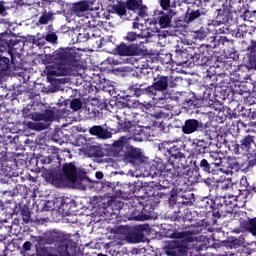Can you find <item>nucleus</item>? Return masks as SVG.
Instances as JSON below:
<instances>
[{
	"instance_id": "1",
	"label": "nucleus",
	"mask_w": 256,
	"mask_h": 256,
	"mask_svg": "<svg viewBox=\"0 0 256 256\" xmlns=\"http://www.w3.org/2000/svg\"><path fill=\"white\" fill-rule=\"evenodd\" d=\"M48 63L52 64L49 75L65 77L74 71H83L81 53L75 48H59L48 57Z\"/></svg>"
},
{
	"instance_id": "2",
	"label": "nucleus",
	"mask_w": 256,
	"mask_h": 256,
	"mask_svg": "<svg viewBox=\"0 0 256 256\" xmlns=\"http://www.w3.org/2000/svg\"><path fill=\"white\" fill-rule=\"evenodd\" d=\"M15 45H19V40L0 38V85L21 69V53L17 52Z\"/></svg>"
},
{
	"instance_id": "3",
	"label": "nucleus",
	"mask_w": 256,
	"mask_h": 256,
	"mask_svg": "<svg viewBox=\"0 0 256 256\" xmlns=\"http://www.w3.org/2000/svg\"><path fill=\"white\" fill-rule=\"evenodd\" d=\"M173 169V166H168L167 168H159L157 165H152L149 170V175L152 176V179L158 177V185L160 189H167L168 191L162 192L164 195H169L173 197V187L177 185V189L183 191L181 188L182 185L189 186L187 184V178L185 175H177V172Z\"/></svg>"
},
{
	"instance_id": "4",
	"label": "nucleus",
	"mask_w": 256,
	"mask_h": 256,
	"mask_svg": "<svg viewBox=\"0 0 256 256\" xmlns=\"http://www.w3.org/2000/svg\"><path fill=\"white\" fill-rule=\"evenodd\" d=\"M59 167L57 171L50 172L48 175V181L54 187L63 189V187H67L68 183L75 185L79 181V168H77L75 162H65L62 165L59 163Z\"/></svg>"
},
{
	"instance_id": "5",
	"label": "nucleus",
	"mask_w": 256,
	"mask_h": 256,
	"mask_svg": "<svg viewBox=\"0 0 256 256\" xmlns=\"http://www.w3.org/2000/svg\"><path fill=\"white\" fill-rule=\"evenodd\" d=\"M71 239V234H65L63 232H53L47 236V243L53 245L57 243L56 249L57 254L51 253V247L43 246L38 250V255L40 256H71V253H75V246L69 247V241Z\"/></svg>"
},
{
	"instance_id": "6",
	"label": "nucleus",
	"mask_w": 256,
	"mask_h": 256,
	"mask_svg": "<svg viewBox=\"0 0 256 256\" xmlns=\"http://www.w3.org/2000/svg\"><path fill=\"white\" fill-rule=\"evenodd\" d=\"M214 94L215 91L212 89L201 86L196 93L191 91L176 92L175 99L181 103L185 109L193 111V109H199V107L203 105V101H211L212 95Z\"/></svg>"
},
{
	"instance_id": "7",
	"label": "nucleus",
	"mask_w": 256,
	"mask_h": 256,
	"mask_svg": "<svg viewBox=\"0 0 256 256\" xmlns=\"http://www.w3.org/2000/svg\"><path fill=\"white\" fill-rule=\"evenodd\" d=\"M159 205V200L155 197H138L134 200L135 209L130 214V219L134 221H147Z\"/></svg>"
},
{
	"instance_id": "8",
	"label": "nucleus",
	"mask_w": 256,
	"mask_h": 256,
	"mask_svg": "<svg viewBox=\"0 0 256 256\" xmlns=\"http://www.w3.org/2000/svg\"><path fill=\"white\" fill-rule=\"evenodd\" d=\"M192 163L196 169L203 173H212L215 175L217 171H223V153L210 152L206 158H195Z\"/></svg>"
},
{
	"instance_id": "9",
	"label": "nucleus",
	"mask_w": 256,
	"mask_h": 256,
	"mask_svg": "<svg viewBox=\"0 0 256 256\" xmlns=\"http://www.w3.org/2000/svg\"><path fill=\"white\" fill-rule=\"evenodd\" d=\"M233 201H235V196H217L215 198L216 207L213 209L212 216L215 219H221V217L233 215V211L236 205Z\"/></svg>"
},
{
	"instance_id": "10",
	"label": "nucleus",
	"mask_w": 256,
	"mask_h": 256,
	"mask_svg": "<svg viewBox=\"0 0 256 256\" xmlns=\"http://www.w3.org/2000/svg\"><path fill=\"white\" fill-rule=\"evenodd\" d=\"M185 165H187V157L185 153L178 152L173 156H168L167 162H158L156 166L158 169H167L171 166V171H176L177 175H185Z\"/></svg>"
},
{
	"instance_id": "11",
	"label": "nucleus",
	"mask_w": 256,
	"mask_h": 256,
	"mask_svg": "<svg viewBox=\"0 0 256 256\" xmlns=\"http://www.w3.org/2000/svg\"><path fill=\"white\" fill-rule=\"evenodd\" d=\"M213 47L211 45L201 44L199 47L192 46V63L194 65H207L213 57Z\"/></svg>"
},
{
	"instance_id": "12",
	"label": "nucleus",
	"mask_w": 256,
	"mask_h": 256,
	"mask_svg": "<svg viewBox=\"0 0 256 256\" xmlns=\"http://www.w3.org/2000/svg\"><path fill=\"white\" fill-rule=\"evenodd\" d=\"M67 114V108L60 109H46L43 113L32 114L31 119L33 121H44L45 123H53V121H59L63 119Z\"/></svg>"
},
{
	"instance_id": "13",
	"label": "nucleus",
	"mask_w": 256,
	"mask_h": 256,
	"mask_svg": "<svg viewBox=\"0 0 256 256\" xmlns=\"http://www.w3.org/2000/svg\"><path fill=\"white\" fill-rule=\"evenodd\" d=\"M255 145V136L246 135L243 136L239 143L232 142L230 145L231 151L235 153V155H241L242 153H248L251 155V147Z\"/></svg>"
},
{
	"instance_id": "14",
	"label": "nucleus",
	"mask_w": 256,
	"mask_h": 256,
	"mask_svg": "<svg viewBox=\"0 0 256 256\" xmlns=\"http://www.w3.org/2000/svg\"><path fill=\"white\" fill-rule=\"evenodd\" d=\"M209 149H211V142L196 138L192 142L190 157H192V160L199 159V157H203L205 153H209Z\"/></svg>"
},
{
	"instance_id": "15",
	"label": "nucleus",
	"mask_w": 256,
	"mask_h": 256,
	"mask_svg": "<svg viewBox=\"0 0 256 256\" xmlns=\"http://www.w3.org/2000/svg\"><path fill=\"white\" fill-rule=\"evenodd\" d=\"M113 53L120 57H135L136 55H139L141 51L139 50L138 44L127 45L125 42H122L113 49Z\"/></svg>"
},
{
	"instance_id": "16",
	"label": "nucleus",
	"mask_w": 256,
	"mask_h": 256,
	"mask_svg": "<svg viewBox=\"0 0 256 256\" xmlns=\"http://www.w3.org/2000/svg\"><path fill=\"white\" fill-rule=\"evenodd\" d=\"M174 57V63L176 65H191L193 63V47L183 50L179 46H176Z\"/></svg>"
},
{
	"instance_id": "17",
	"label": "nucleus",
	"mask_w": 256,
	"mask_h": 256,
	"mask_svg": "<svg viewBox=\"0 0 256 256\" xmlns=\"http://www.w3.org/2000/svg\"><path fill=\"white\" fill-rule=\"evenodd\" d=\"M143 154L141 153V149L135 148L133 146L125 147L124 152L120 156V161H124V163H137V161H142Z\"/></svg>"
},
{
	"instance_id": "18",
	"label": "nucleus",
	"mask_w": 256,
	"mask_h": 256,
	"mask_svg": "<svg viewBox=\"0 0 256 256\" xmlns=\"http://www.w3.org/2000/svg\"><path fill=\"white\" fill-rule=\"evenodd\" d=\"M150 89L154 97L157 93H163L169 89V76L157 74L153 77V82L150 85Z\"/></svg>"
},
{
	"instance_id": "19",
	"label": "nucleus",
	"mask_w": 256,
	"mask_h": 256,
	"mask_svg": "<svg viewBox=\"0 0 256 256\" xmlns=\"http://www.w3.org/2000/svg\"><path fill=\"white\" fill-rule=\"evenodd\" d=\"M107 187H109L114 193L115 197H118L119 199H129L135 195V191H137V187L135 184H128L126 187H123L122 189H116L115 184L108 182Z\"/></svg>"
},
{
	"instance_id": "20",
	"label": "nucleus",
	"mask_w": 256,
	"mask_h": 256,
	"mask_svg": "<svg viewBox=\"0 0 256 256\" xmlns=\"http://www.w3.org/2000/svg\"><path fill=\"white\" fill-rule=\"evenodd\" d=\"M229 19H231V10L229 9V7L223 6L222 8H219L215 11L212 25H226V23H229Z\"/></svg>"
},
{
	"instance_id": "21",
	"label": "nucleus",
	"mask_w": 256,
	"mask_h": 256,
	"mask_svg": "<svg viewBox=\"0 0 256 256\" xmlns=\"http://www.w3.org/2000/svg\"><path fill=\"white\" fill-rule=\"evenodd\" d=\"M129 93L133 97H141V95H148V97H154L153 90L151 86H145V83H136L128 88Z\"/></svg>"
},
{
	"instance_id": "22",
	"label": "nucleus",
	"mask_w": 256,
	"mask_h": 256,
	"mask_svg": "<svg viewBox=\"0 0 256 256\" xmlns=\"http://www.w3.org/2000/svg\"><path fill=\"white\" fill-rule=\"evenodd\" d=\"M127 121L128 118H124V120L118 119V121L110 120L104 125V127L110 132L127 133Z\"/></svg>"
},
{
	"instance_id": "23",
	"label": "nucleus",
	"mask_w": 256,
	"mask_h": 256,
	"mask_svg": "<svg viewBox=\"0 0 256 256\" xmlns=\"http://www.w3.org/2000/svg\"><path fill=\"white\" fill-rule=\"evenodd\" d=\"M203 127V123L199 122L197 119H187L182 125V133L184 135H191L193 133H197L199 129Z\"/></svg>"
},
{
	"instance_id": "24",
	"label": "nucleus",
	"mask_w": 256,
	"mask_h": 256,
	"mask_svg": "<svg viewBox=\"0 0 256 256\" xmlns=\"http://www.w3.org/2000/svg\"><path fill=\"white\" fill-rule=\"evenodd\" d=\"M89 133L90 135L97 137V139H102L103 141L111 139V137H113V133H111V131L101 125L92 126L89 129Z\"/></svg>"
},
{
	"instance_id": "25",
	"label": "nucleus",
	"mask_w": 256,
	"mask_h": 256,
	"mask_svg": "<svg viewBox=\"0 0 256 256\" xmlns=\"http://www.w3.org/2000/svg\"><path fill=\"white\" fill-rule=\"evenodd\" d=\"M210 224L206 219H202L189 226V235H199V233H207L209 231Z\"/></svg>"
},
{
	"instance_id": "26",
	"label": "nucleus",
	"mask_w": 256,
	"mask_h": 256,
	"mask_svg": "<svg viewBox=\"0 0 256 256\" xmlns=\"http://www.w3.org/2000/svg\"><path fill=\"white\" fill-rule=\"evenodd\" d=\"M127 146V139H125V137H120L118 140L114 141L110 147L113 157H119L120 159Z\"/></svg>"
},
{
	"instance_id": "27",
	"label": "nucleus",
	"mask_w": 256,
	"mask_h": 256,
	"mask_svg": "<svg viewBox=\"0 0 256 256\" xmlns=\"http://www.w3.org/2000/svg\"><path fill=\"white\" fill-rule=\"evenodd\" d=\"M59 148L55 146H51L48 150V153L50 155L43 156L40 161L42 165H51L53 161H57L58 163H61V156L59 155Z\"/></svg>"
},
{
	"instance_id": "28",
	"label": "nucleus",
	"mask_w": 256,
	"mask_h": 256,
	"mask_svg": "<svg viewBox=\"0 0 256 256\" xmlns=\"http://www.w3.org/2000/svg\"><path fill=\"white\" fill-rule=\"evenodd\" d=\"M171 145V141H164L162 143L158 144V151H162L165 153L167 151L168 157H172L174 155H177L178 153H181V147L178 145Z\"/></svg>"
},
{
	"instance_id": "29",
	"label": "nucleus",
	"mask_w": 256,
	"mask_h": 256,
	"mask_svg": "<svg viewBox=\"0 0 256 256\" xmlns=\"http://www.w3.org/2000/svg\"><path fill=\"white\" fill-rule=\"evenodd\" d=\"M164 251L167 256H181L183 255V251L181 250V246L179 242H169L165 247Z\"/></svg>"
},
{
	"instance_id": "30",
	"label": "nucleus",
	"mask_w": 256,
	"mask_h": 256,
	"mask_svg": "<svg viewBox=\"0 0 256 256\" xmlns=\"http://www.w3.org/2000/svg\"><path fill=\"white\" fill-rule=\"evenodd\" d=\"M127 130L126 133H129L134 139H138V141H142L143 139L138 138L139 135H143L144 131L141 126L133 124L132 121H126Z\"/></svg>"
},
{
	"instance_id": "31",
	"label": "nucleus",
	"mask_w": 256,
	"mask_h": 256,
	"mask_svg": "<svg viewBox=\"0 0 256 256\" xmlns=\"http://www.w3.org/2000/svg\"><path fill=\"white\" fill-rule=\"evenodd\" d=\"M225 167L226 169L221 168V171H224L226 175H229V173H237L239 169H241V165L236 158H229L228 161L225 163Z\"/></svg>"
},
{
	"instance_id": "32",
	"label": "nucleus",
	"mask_w": 256,
	"mask_h": 256,
	"mask_svg": "<svg viewBox=\"0 0 256 256\" xmlns=\"http://www.w3.org/2000/svg\"><path fill=\"white\" fill-rule=\"evenodd\" d=\"M72 11L74 15H77L78 17H81L85 11H89V2L87 1H80L77 3H74L72 5Z\"/></svg>"
},
{
	"instance_id": "33",
	"label": "nucleus",
	"mask_w": 256,
	"mask_h": 256,
	"mask_svg": "<svg viewBox=\"0 0 256 256\" xmlns=\"http://www.w3.org/2000/svg\"><path fill=\"white\" fill-rule=\"evenodd\" d=\"M160 15L161 16L158 17V25H160V28L167 29V27H171V21L173 20V17L164 11H161Z\"/></svg>"
},
{
	"instance_id": "34",
	"label": "nucleus",
	"mask_w": 256,
	"mask_h": 256,
	"mask_svg": "<svg viewBox=\"0 0 256 256\" xmlns=\"http://www.w3.org/2000/svg\"><path fill=\"white\" fill-rule=\"evenodd\" d=\"M219 47H222L223 51H231L233 49V40L227 38V36H220L217 40Z\"/></svg>"
},
{
	"instance_id": "35",
	"label": "nucleus",
	"mask_w": 256,
	"mask_h": 256,
	"mask_svg": "<svg viewBox=\"0 0 256 256\" xmlns=\"http://www.w3.org/2000/svg\"><path fill=\"white\" fill-rule=\"evenodd\" d=\"M246 231L253 237H256V217L248 218L245 222Z\"/></svg>"
},
{
	"instance_id": "36",
	"label": "nucleus",
	"mask_w": 256,
	"mask_h": 256,
	"mask_svg": "<svg viewBox=\"0 0 256 256\" xmlns=\"http://www.w3.org/2000/svg\"><path fill=\"white\" fill-rule=\"evenodd\" d=\"M143 7V0H127L126 1V9L129 11H137V9H141Z\"/></svg>"
},
{
	"instance_id": "37",
	"label": "nucleus",
	"mask_w": 256,
	"mask_h": 256,
	"mask_svg": "<svg viewBox=\"0 0 256 256\" xmlns=\"http://www.w3.org/2000/svg\"><path fill=\"white\" fill-rule=\"evenodd\" d=\"M20 215L24 223H31V210L29 209V206L24 205L23 207H21Z\"/></svg>"
},
{
	"instance_id": "38",
	"label": "nucleus",
	"mask_w": 256,
	"mask_h": 256,
	"mask_svg": "<svg viewBox=\"0 0 256 256\" xmlns=\"http://www.w3.org/2000/svg\"><path fill=\"white\" fill-rule=\"evenodd\" d=\"M216 203H215V199L212 200V199H209L208 197L204 198L201 200V207L206 209V210H209V212L211 213L212 212V215H213V209L216 207Z\"/></svg>"
},
{
	"instance_id": "39",
	"label": "nucleus",
	"mask_w": 256,
	"mask_h": 256,
	"mask_svg": "<svg viewBox=\"0 0 256 256\" xmlns=\"http://www.w3.org/2000/svg\"><path fill=\"white\" fill-rule=\"evenodd\" d=\"M158 3L162 11H169V13H173L171 9H175V7H177L175 2L171 3V0H158Z\"/></svg>"
},
{
	"instance_id": "40",
	"label": "nucleus",
	"mask_w": 256,
	"mask_h": 256,
	"mask_svg": "<svg viewBox=\"0 0 256 256\" xmlns=\"http://www.w3.org/2000/svg\"><path fill=\"white\" fill-rule=\"evenodd\" d=\"M203 15H207V12L203 9L191 10V12L188 13V22L192 23V21L199 19V17Z\"/></svg>"
},
{
	"instance_id": "41",
	"label": "nucleus",
	"mask_w": 256,
	"mask_h": 256,
	"mask_svg": "<svg viewBox=\"0 0 256 256\" xmlns=\"http://www.w3.org/2000/svg\"><path fill=\"white\" fill-rule=\"evenodd\" d=\"M112 10L119 17H123V15H127V6L124 3L115 4L112 6Z\"/></svg>"
},
{
	"instance_id": "42",
	"label": "nucleus",
	"mask_w": 256,
	"mask_h": 256,
	"mask_svg": "<svg viewBox=\"0 0 256 256\" xmlns=\"http://www.w3.org/2000/svg\"><path fill=\"white\" fill-rule=\"evenodd\" d=\"M84 37L86 38V41H90L92 43V47L100 49L103 38H90L89 33L84 34Z\"/></svg>"
},
{
	"instance_id": "43",
	"label": "nucleus",
	"mask_w": 256,
	"mask_h": 256,
	"mask_svg": "<svg viewBox=\"0 0 256 256\" xmlns=\"http://www.w3.org/2000/svg\"><path fill=\"white\" fill-rule=\"evenodd\" d=\"M209 35V29L205 27H201L199 30L195 32V38L199 39L200 41L205 39Z\"/></svg>"
},
{
	"instance_id": "44",
	"label": "nucleus",
	"mask_w": 256,
	"mask_h": 256,
	"mask_svg": "<svg viewBox=\"0 0 256 256\" xmlns=\"http://www.w3.org/2000/svg\"><path fill=\"white\" fill-rule=\"evenodd\" d=\"M120 111L121 113H123L124 119H128L127 121H131V117L133 115V111L131 110V107L123 103V108Z\"/></svg>"
},
{
	"instance_id": "45",
	"label": "nucleus",
	"mask_w": 256,
	"mask_h": 256,
	"mask_svg": "<svg viewBox=\"0 0 256 256\" xmlns=\"http://www.w3.org/2000/svg\"><path fill=\"white\" fill-rule=\"evenodd\" d=\"M204 135L208 137L210 141H213V139L217 137V131H215L214 127H207L204 129Z\"/></svg>"
},
{
	"instance_id": "46",
	"label": "nucleus",
	"mask_w": 256,
	"mask_h": 256,
	"mask_svg": "<svg viewBox=\"0 0 256 256\" xmlns=\"http://www.w3.org/2000/svg\"><path fill=\"white\" fill-rule=\"evenodd\" d=\"M53 19V13H44L43 15L40 16L39 18V23L40 25H47L51 20Z\"/></svg>"
},
{
	"instance_id": "47",
	"label": "nucleus",
	"mask_w": 256,
	"mask_h": 256,
	"mask_svg": "<svg viewBox=\"0 0 256 256\" xmlns=\"http://www.w3.org/2000/svg\"><path fill=\"white\" fill-rule=\"evenodd\" d=\"M81 107H83V102H81V100L75 98L70 102V108L72 109V111H79V109H81Z\"/></svg>"
},
{
	"instance_id": "48",
	"label": "nucleus",
	"mask_w": 256,
	"mask_h": 256,
	"mask_svg": "<svg viewBox=\"0 0 256 256\" xmlns=\"http://www.w3.org/2000/svg\"><path fill=\"white\" fill-rule=\"evenodd\" d=\"M140 36L137 32H128L127 35L124 37V41H128V43H133V41H137Z\"/></svg>"
},
{
	"instance_id": "49",
	"label": "nucleus",
	"mask_w": 256,
	"mask_h": 256,
	"mask_svg": "<svg viewBox=\"0 0 256 256\" xmlns=\"http://www.w3.org/2000/svg\"><path fill=\"white\" fill-rule=\"evenodd\" d=\"M171 239H185L187 237V232H179V231H174L170 235Z\"/></svg>"
},
{
	"instance_id": "50",
	"label": "nucleus",
	"mask_w": 256,
	"mask_h": 256,
	"mask_svg": "<svg viewBox=\"0 0 256 256\" xmlns=\"http://www.w3.org/2000/svg\"><path fill=\"white\" fill-rule=\"evenodd\" d=\"M139 36L141 39H151V37H153V32L148 28L146 30H142Z\"/></svg>"
},
{
	"instance_id": "51",
	"label": "nucleus",
	"mask_w": 256,
	"mask_h": 256,
	"mask_svg": "<svg viewBox=\"0 0 256 256\" xmlns=\"http://www.w3.org/2000/svg\"><path fill=\"white\" fill-rule=\"evenodd\" d=\"M45 39H46L47 43H57L58 37H57V34L52 32V33L47 34Z\"/></svg>"
},
{
	"instance_id": "52",
	"label": "nucleus",
	"mask_w": 256,
	"mask_h": 256,
	"mask_svg": "<svg viewBox=\"0 0 256 256\" xmlns=\"http://www.w3.org/2000/svg\"><path fill=\"white\" fill-rule=\"evenodd\" d=\"M2 172L4 177H13V169L9 166H3Z\"/></svg>"
},
{
	"instance_id": "53",
	"label": "nucleus",
	"mask_w": 256,
	"mask_h": 256,
	"mask_svg": "<svg viewBox=\"0 0 256 256\" xmlns=\"http://www.w3.org/2000/svg\"><path fill=\"white\" fill-rule=\"evenodd\" d=\"M237 245H239V239L237 238H231V240L228 241V247H230V249H236Z\"/></svg>"
},
{
	"instance_id": "54",
	"label": "nucleus",
	"mask_w": 256,
	"mask_h": 256,
	"mask_svg": "<svg viewBox=\"0 0 256 256\" xmlns=\"http://www.w3.org/2000/svg\"><path fill=\"white\" fill-rule=\"evenodd\" d=\"M31 247H32V244L30 241L24 242V244H23L24 251H31Z\"/></svg>"
},
{
	"instance_id": "55",
	"label": "nucleus",
	"mask_w": 256,
	"mask_h": 256,
	"mask_svg": "<svg viewBox=\"0 0 256 256\" xmlns=\"http://www.w3.org/2000/svg\"><path fill=\"white\" fill-rule=\"evenodd\" d=\"M204 183H205V185H207V187L213 188V183H215V182H214L213 179H211V178H206V179L204 180Z\"/></svg>"
},
{
	"instance_id": "56",
	"label": "nucleus",
	"mask_w": 256,
	"mask_h": 256,
	"mask_svg": "<svg viewBox=\"0 0 256 256\" xmlns=\"http://www.w3.org/2000/svg\"><path fill=\"white\" fill-rule=\"evenodd\" d=\"M5 11H7V8H5V2L1 1L0 2V15H3V13H5Z\"/></svg>"
},
{
	"instance_id": "57",
	"label": "nucleus",
	"mask_w": 256,
	"mask_h": 256,
	"mask_svg": "<svg viewBox=\"0 0 256 256\" xmlns=\"http://www.w3.org/2000/svg\"><path fill=\"white\" fill-rule=\"evenodd\" d=\"M216 31H217V33L223 34V33H227V31H229V29L227 28V26H222Z\"/></svg>"
},
{
	"instance_id": "58",
	"label": "nucleus",
	"mask_w": 256,
	"mask_h": 256,
	"mask_svg": "<svg viewBox=\"0 0 256 256\" xmlns=\"http://www.w3.org/2000/svg\"><path fill=\"white\" fill-rule=\"evenodd\" d=\"M26 181H27L28 183H37V180L35 179V177H33V176H31V175H28V176L26 177Z\"/></svg>"
},
{
	"instance_id": "59",
	"label": "nucleus",
	"mask_w": 256,
	"mask_h": 256,
	"mask_svg": "<svg viewBox=\"0 0 256 256\" xmlns=\"http://www.w3.org/2000/svg\"><path fill=\"white\" fill-rule=\"evenodd\" d=\"M240 185H243V187H245V189H247V187H249V183L247 182V178H242L240 181Z\"/></svg>"
},
{
	"instance_id": "60",
	"label": "nucleus",
	"mask_w": 256,
	"mask_h": 256,
	"mask_svg": "<svg viewBox=\"0 0 256 256\" xmlns=\"http://www.w3.org/2000/svg\"><path fill=\"white\" fill-rule=\"evenodd\" d=\"M61 31H62V33H69V31H71V28L68 27L67 25H62Z\"/></svg>"
},
{
	"instance_id": "61",
	"label": "nucleus",
	"mask_w": 256,
	"mask_h": 256,
	"mask_svg": "<svg viewBox=\"0 0 256 256\" xmlns=\"http://www.w3.org/2000/svg\"><path fill=\"white\" fill-rule=\"evenodd\" d=\"M206 89H211L212 91H215V89H217V85L210 83L209 85L205 86Z\"/></svg>"
},
{
	"instance_id": "62",
	"label": "nucleus",
	"mask_w": 256,
	"mask_h": 256,
	"mask_svg": "<svg viewBox=\"0 0 256 256\" xmlns=\"http://www.w3.org/2000/svg\"><path fill=\"white\" fill-rule=\"evenodd\" d=\"M95 177L96 179H103L104 177L103 172L101 171L96 172Z\"/></svg>"
},
{
	"instance_id": "63",
	"label": "nucleus",
	"mask_w": 256,
	"mask_h": 256,
	"mask_svg": "<svg viewBox=\"0 0 256 256\" xmlns=\"http://www.w3.org/2000/svg\"><path fill=\"white\" fill-rule=\"evenodd\" d=\"M172 219H174V221H179L181 218V216H179V214L175 213L174 216L172 217Z\"/></svg>"
},
{
	"instance_id": "64",
	"label": "nucleus",
	"mask_w": 256,
	"mask_h": 256,
	"mask_svg": "<svg viewBox=\"0 0 256 256\" xmlns=\"http://www.w3.org/2000/svg\"><path fill=\"white\" fill-rule=\"evenodd\" d=\"M139 22H133L132 29H139Z\"/></svg>"
}]
</instances>
